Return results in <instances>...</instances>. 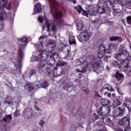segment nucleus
Masks as SVG:
<instances>
[{"label":"nucleus","mask_w":131,"mask_h":131,"mask_svg":"<svg viewBox=\"0 0 131 131\" xmlns=\"http://www.w3.org/2000/svg\"><path fill=\"white\" fill-rule=\"evenodd\" d=\"M19 40L21 42H25V44L20 43L18 45V53L19 60H17V63H19L17 64H16V62H13L15 67H16V70L9 69L6 66H1L2 71H6L7 73H11V74H14V72H15V71L16 70H18V69H19L20 71L21 70V60L22 59H23V51H24V49H25L26 43L28 42V38L24 37L23 38H20Z\"/></svg>","instance_id":"1"},{"label":"nucleus","mask_w":131,"mask_h":131,"mask_svg":"<svg viewBox=\"0 0 131 131\" xmlns=\"http://www.w3.org/2000/svg\"><path fill=\"white\" fill-rule=\"evenodd\" d=\"M49 2L50 11L52 13L55 12L54 17L55 19H60L63 17V13L58 11V7H59V2L57 0H48Z\"/></svg>","instance_id":"2"},{"label":"nucleus","mask_w":131,"mask_h":131,"mask_svg":"<svg viewBox=\"0 0 131 131\" xmlns=\"http://www.w3.org/2000/svg\"><path fill=\"white\" fill-rule=\"evenodd\" d=\"M105 56V53L103 52H100L99 51L97 57L94 58L93 59L94 70L96 71V73H100L101 72V63H102V58Z\"/></svg>","instance_id":"3"},{"label":"nucleus","mask_w":131,"mask_h":131,"mask_svg":"<svg viewBox=\"0 0 131 131\" xmlns=\"http://www.w3.org/2000/svg\"><path fill=\"white\" fill-rule=\"evenodd\" d=\"M39 69L42 70L43 72L47 75H51L54 74L55 68L53 66H49L46 61H40L38 65Z\"/></svg>","instance_id":"4"},{"label":"nucleus","mask_w":131,"mask_h":131,"mask_svg":"<svg viewBox=\"0 0 131 131\" xmlns=\"http://www.w3.org/2000/svg\"><path fill=\"white\" fill-rule=\"evenodd\" d=\"M12 119H13L12 114L5 115L3 119L0 120V129L7 131V123H11Z\"/></svg>","instance_id":"5"},{"label":"nucleus","mask_w":131,"mask_h":131,"mask_svg":"<svg viewBox=\"0 0 131 131\" xmlns=\"http://www.w3.org/2000/svg\"><path fill=\"white\" fill-rule=\"evenodd\" d=\"M117 1L118 2V4L116 3V4H115L112 8L115 13L119 14V13H121V12L123 11L124 6L126 5V0H117Z\"/></svg>","instance_id":"6"},{"label":"nucleus","mask_w":131,"mask_h":131,"mask_svg":"<svg viewBox=\"0 0 131 131\" xmlns=\"http://www.w3.org/2000/svg\"><path fill=\"white\" fill-rule=\"evenodd\" d=\"M96 112L100 116H106L111 112L110 106H97Z\"/></svg>","instance_id":"7"},{"label":"nucleus","mask_w":131,"mask_h":131,"mask_svg":"<svg viewBox=\"0 0 131 131\" xmlns=\"http://www.w3.org/2000/svg\"><path fill=\"white\" fill-rule=\"evenodd\" d=\"M120 125H124L125 126V129L124 131H131V128H127V126H129L130 122L129 118L125 117L122 119L121 121L119 122ZM116 131H123V129L119 127Z\"/></svg>","instance_id":"8"},{"label":"nucleus","mask_w":131,"mask_h":131,"mask_svg":"<svg viewBox=\"0 0 131 131\" xmlns=\"http://www.w3.org/2000/svg\"><path fill=\"white\" fill-rule=\"evenodd\" d=\"M67 64V62L64 61H59L57 63H56V67L54 68V70L53 71V75L55 77L59 76L61 75V72L63 71V69H62V66H65Z\"/></svg>","instance_id":"9"},{"label":"nucleus","mask_w":131,"mask_h":131,"mask_svg":"<svg viewBox=\"0 0 131 131\" xmlns=\"http://www.w3.org/2000/svg\"><path fill=\"white\" fill-rule=\"evenodd\" d=\"M106 11H107V8L104 5V3L102 2L101 3V1H99L98 3L97 8L96 10L97 14H105L106 13Z\"/></svg>","instance_id":"10"},{"label":"nucleus","mask_w":131,"mask_h":131,"mask_svg":"<svg viewBox=\"0 0 131 131\" xmlns=\"http://www.w3.org/2000/svg\"><path fill=\"white\" fill-rule=\"evenodd\" d=\"M92 34L91 32L88 31H84L80 33L79 37L81 40L84 41H88L90 38L92 37Z\"/></svg>","instance_id":"11"},{"label":"nucleus","mask_w":131,"mask_h":131,"mask_svg":"<svg viewBox=\"0 0 131 131\" xmlns=\"http://www.w3.org/2000/svg\"><path fill=\"white\" fill-rule=\"evenodd\" d=\"M119 52H120V53L115 54L114 58H116L119 61H125V54L124 53H125V51L123 50L122 49H120Z\"/></svg>","instance_id":"12"},{"label":"nucleus","mask_w":131,"mask_h":131,"mask_svg":"<svg viewBox=\"0 0 131 131\" xmlns=\"http://www.w3.org/2000/svg\"><path fill=\"white\" fill-rule=\"evenodd\" d=\"M57 55V53L54 52L48 58H47V60L46 61L47 64L49 66L50 65L51 66H53L55 65V63H56V60H55V56Z\"/></svg>","instance_id":"13"},{"label":"nucleus","mask_w":131,"mask_h":131,"mask_svg":"<svg viewBox=\"0 0 131 131\" xmlns=\"http://www.w3.org/2000/svg\"><path fill=\"white\" fill-rule=\"evenodd\" d=\"M97 12L95 11V10H93V11L90 13L89 19L90 21H91V23L92 24H95L96 23H98V17H97Z\"/></svg>","instance_id":"14"},{"label":"nucleus","mask_w":131,"mask_h":131,"mask_svg":"<svg viewBox=\"0 0 131 131\" xmlns=\"http://www.w3.org/2000/svg\"><path fill=\"white\" fill-rule=\"evenodd\" d=\"M121 70L124 72L128 71V73H131V67H128V62L123 61L121 65Z\"/></svg>","instance_id":"15"},{"label":"nucleus","mask_w":131,"mask_h":131,"mask_svg":"<svg viewBox=\"0 0 131 131\" xmlns=\"http://www.w3.org/2000/svg\"><path fill=\"white\" fill-rule=\"evenodd\" d=\"M40 57L41 60L40 62H46V61L50 58L48 52L43 51H40Z\"/></svg>","instance_id":"16"},{"label":"nucleus","mask_w":131,"mask_h":131,"mask_svg":"<svg viewBox=\"0 0 131 131\" xmlns=\"http://www.w3.org/2000/svg\"><path fill=\"white\" fill-rule=\"evenodd\" d=\"M116 1L115 0H106L105 1H103L102 4H104L105 7L106 9H107L109 6H111L113 8V7L115 5L116 3Z\"/></svg>","instance_id":"17"},{"label":"nucleus","mask_w":131,"mask_h":131,"mask_svg":"<svg viewBox=\"0 0 131 131\" xmlns=\"http://www.w3.org/2000/svg\"><path fill=\"white\" fill-rule=\"evenodd\" d=\"M115 77L117 81L122 82L123 81V78H124V75L122 73H120L119 71H117L115 74Z\"/></svg>","instance_id":"18"},{"label":"nucleus","mask_w":131,"mask_h":131,"mask_svg":"<svg viewBox=\"0 0 131 131\" xmlns=\"http://www.w3.org/2000/svg\"><path fill=\"white\" fill-rule=\"evenodd\" d=\"M124 107L127 108L128 112H131V100L129 98L125 99L123 103Z\"/></svg>","instance_id":"19"},{"label":"nucleus","mask_w":131,"mask_h":131,"mask_svg":"<svg viewBox=\"0 0 131 131\" xmlns=\"http://www.w3.org/2000/svg\"><path fill=\"white\" fill-rule=\"evenodd\" d=\"M117 46L116 44L114 43H110L108 45V48H107V54H111L113 52V51H115L116 50Z\"/></svg>","instance_id":"20"},{"label":"nucleus","mask_w":131,"mask_h":131,"mask_svg":"<svg viewBox=\"0 0 131 131\" xmlns=\"http://www.w3.org/2000/svg\"><path fill=\"white\" fill-rule=\"evenodd\" d=\"M105 119L107 123L111 124V125H113V120L115 119V117L112 115H108Z\"/></svg>","instance_id":"21"},{"label":"nucleus","mask_w":131,"mask_h":131,"mask_svg":"<svg viewBox=\"0 0 131 131\" xmlns=\"http://www.w3.org/2000/svg\"><path fill=\"white\" fill-rule=\"evenodd\" d=\"M7 18V12L3 9H0V21H4Z\"/></svg>","instance_id":"22"},{"label":"nucleus","mask_w":131,"mask_h":131,"mask_svg":"<svg viewBox=\"0 0 131 131\" xmlns=\"http://www.w3.org/2000/svg\"><path fill=\"white\" fill-rule=\"evenodd\" d=\"M104 90H107L109 92H114V89L112 88V86L108 84H105L102 88V90H100V92L104 91Z\"/></svg>","instance_id":"23"},{"label":"nucleus","mask_w":131,"mask_h":131,"mask_svg":"<svg viewBox=\"0 0 131 131\" xmlns=\"http://www.w3.org/2000/svg\"><path fill=\"white\" fill-rule=\"evenodd\" d=\"M99 52L104 54H108V49L107 50V48H106L105 45L101 44L99 47Z\"/></svg>","instance_id":"24"},{"label":"nucleus","mask_w":131,"mask_h":131,"mask_svg":"<svg viewBox=\"0 0 131 131\" xmlns=\"http://www.w3.org/2000/svg\"><path fill=\"white\" fill-rule=\"evenodd\" d=\"M34 11L35 12V13H41L42 12L41 6H40L39 4H36L35 5Z\"/></svg>","instance_id":"25"},{"label":"nucleus","mask_w":131,"mask_h":131,"mask_svg":"<svg viewBox=\"0 0 131 131\" xmlns=\"http://www.w3.org/2000/svg\"><path fill=\"white\" fill-rule=\"evenodd\" d=\"M111 41H115L116 40H118L120 42H121L122 41V38H121V36H113L110 38Z\"/></svg>","instance_id":"26"},{"label":"nucleus","mask_w":131,"mask_h":131,"mask_svg":"<svg viewBox=\"0 0 131 131\" xmlns=\"http://www.w3.org/2000/svg\"><path fill=\"white\" fill-rule=\"evenodd\" d=\"M93 9H90L89 10H82V15H83V16H85L86 17H88L89 16V14L90 15L91 13L93 12Z\"/></svg>","instance_id":"27"},{"label":"nucleus","mask_w":131,"mask_h":131,"mask_svg":"<svg viewBox=\"0 0 131 131\" xmlns=\"http://www.w3.org/2000/svg\"><path fill=\"white\" fill-rule=\"evenodd\" d=\"M124 54H125V60L126 61V62H129V61H131V55H129V54L128 53V52L125 51V52H124Z\"/></svg>","instance_id":"28"},{"label":"nucleus","mask_w":131,"mask_h":131,"mask_svg":"<svg viewBox=\"0 0 131 131\" xmlns=\"http://www.w3.org/2000/svg\"><path fill=\"white\" fill-rule=\"evenodd\" d=\"M39 71L35 70V69H31L29 72V74L30 76H33L34 75H36V74H38L39 73Z\"/></svg>","instance_id":"29"},{"label":"nucleus","mask_w":131,"mask_h":131,"mask_svg":"<svg viewBox=\"0 0 131 131\" xmlns=\"http://www.w3.org/2000/svg\"><path fill=\"white\" fill-rule=\"evenodd\" d=\"M8 5V0H0V8L3 9Z\"/></svg>","instance_id":"30"},{"label":"nucleus","mask_w":131,"mask_h":131,"mask_svg":"<svg viewBox=\"0 0 131 131\" xmlns=\"http://www.w3.org/2000/svg\"><path fill=\"white\" fill-rule=\"evenodd\" d=\"M55 48H56V44L49 45L48 47V52H49V53H52V52H53L54 51H55Z\"/></svg>","instance_id":"31"},{"label":"nucleus","mask_w":131,"mask_h":131,"mask_svg":"<svg viewBox=\"0 0 131 131\" xmlns=\"http://www.w3.org/2000/svg\"><path fill=\"white\" fill-rule=\"evenodd\" d=\"M101 104L102 106H107L110 104V100L106 99H101Z\"/></svg>","instance_id":"32"},{"label":"nucleus","mask_w":131,"mask_h":131,"mask_svg":"<svg viewBox=\"0 0 131 131\" xmlns=\"http://www.w3.org/2000/svg\"><path fill=\"white\" fill-rule=\"evenodd\" d=\"M121 104V102L118 100V99H115L114 100V102L113 103V106L114 108H116V107H118L120 104Z\"/></svg>","instance_id":"33"},{"label":"nucleus","mask_w":131,"mask_h":131,"mask_svg":"<svg viewBox=\"0 0 131 131\" xmlns=\"http://www.w3.org/2000/svg\"><path fill=\"white\" fill-rule=\"evenodd\" d=\"M25 88L27 91H28V92H32V91L34 90V88L29 83H27L25 85Z\"/></svg>","instance_id":"34"},{"label":"nucleus","mask_w":131,"mask_h":131,"mask_svg":"<svg viewBox=\"0 0 131 131\" xmlns=\"http://www.w3.org/2000/svg\"><path fill=\"white\" fill-rule=\"evenodd\" d=\"M56 23H57V25H58L59 28L63 27V26L65 25V23L62 20H57V21H56Z\"/></svg>","instance_id":"35"},{"label":"nucleus","mask_w":131,"mask_h":131,"mask_svg":"<svg viewBox=\"0 0 131 131\" xmlns=\"http://www.w3.org/2000/svg\"><path fill=\"white\" fill-rule=\"evenodd\" d=\"M119 113L120 114V116H123L124 115V112L125 111V108L124 107H118Z\"/></svg>","instance_id":"36"},{"label":"nucleus","mask_w":131,"mask_h":131,"mask_svg":"<svg viewBox=\"0 0 131 131\" xmlns=\"http://www.w3.org/2000/svg\"><path fill=\"white\" fill-rule=\"evenodd\" d=\"M123 61H122L121 63L118 62V61L114 60V61L112 62V65H113L115 67H121V65H122V62Z\"/></svg>","instance_id":"37"},{"label":"nucleus","mask_w":131,"mask_h":131,"mask_svg":"<svg viewBox=\"0 0 131 131\" xmlns=\"http://www.w3.org/2000/svg\"><path fill=\"white\" fill-rule=\"evenodd\" d=\"M58 49L59 51H64V50H66V46L63 43H59L58 46Z\"/></svg>","instance_id":"38"},{"label":"nucleus","mask_w":131,"mask_h":131,"mask_svg":"<svg viewBox=\"0 0 131 131\" xmlns=\"http://www.w3.org/2000/svg\"><path fill=\"white\" fill-rule=\"evenodd\" d=\"M51 29L53 32H55V31H57V25L56 24V20L54 21V23H51Z\"/></svg>","instance_id":"39"},{"label":"nucleus","mask_w":131,"mask_h":131,"mask_svg":"<svg viewBox=\"0 0 131 131\" xmlns=\"http://www.w3.org/2000/svg\"><path fill=\"white\" fill-rule=\"evenodd\" d=\"M86 67L87 68V69H88V70H91V69H92V68H93V70L95 72H96V71H95V67L94 66V62H93V65L91 64V63H88L86 66Z\"/></svg>","instance_id":"40"},{"label":"nucleus","mask_w":131,"mask_h":131,"mask_svg":"<svg viewBox=\"0 0 131 131\" xmlns=\"http://www.w3.org/2000/svg\"><path fill=\"white\" fill-rule=\"evenodd\" d=\"M64 90H67L68 92H71L72 91V86H71L69 84H66L65 86H64Z\"/></svg>","instance_id":"41"},{"label":"nucleus","mask_w":131,"mask_h":131,"mask_svg":"<svg viewBox=\"0 0 131 131\" xmlns=\"http://www.w3.org/2000/svg\"><path fill=\"white\" fill-rule=\"evenodd\" d=\"M49 85L50 84L49 83V82H48V81H45L41 84V86L42 88H43V89H46V88H48Z\"/></svg>","instance_id":"42"},{"label":"nucleus","mask_w":131,"mask_h":131,"mask_svg":"<svg viewBox=\"0 0 131 131\" xmlns=\"http://www.w3.org/2000/svg\"><path fill=\"white\" fill-rule=\"evenodd\" d=\"M75 8L76 10L78 12L79 14L81 13V11H82L83 9H82V7H81V6L79 5L77 7H75Z\"/></svg>","instance_id":"43"},{"label":"nucleus","mask_w":131,"mask_h":131,"mask_svg":"<svg viewBox=\"0 0 131 131\" xmlns=\"http://www.w3.org/2000/svg\"><path fill=\"white\" fill-rule=\"evenodd\" d=\"M127 24L128 25H131V15L127 16L126 17Z\"/></svg>","instance_id":"44"},{"label":"nucleus","mask_w":131,"mask_h":131,"mask_svg":"<svg viewBox=\"0 0 131 131\" xmlns=\"http://www.w3.org/2000/svg\"><path fill=\"white\" fill-rule=\"evenodd\" d=\"M19 115H20V111H19V110H16L13 113V116L14 117H18Z\"/></svg>","instance_id":"45"},{"label":"nucleus","mask_w":131,"mask_h":131,"mask_svg":"<svg viewBox=\"0 0 131 131\" xmlns=\"http://www.w3.org/2000/svg\"><path fill=\"white\" fill-rule=\"evenodd\" d=\"M83 28V25L81 24H77V30H81Z\"/></svg>","instance_id":"46"},{"label":"nucleus","mask_w":131,"mask_h":131,"mask_svg":"<svg viewBox=\"0 0 131 131\" xmlns=\"http://www.w3.org/2000/svg\"><path fill=\"white\" fill-rule=\"evenodd\" d=\"M69 44L71 46L72 45H76V41L75 39H70L69 40Z\"/></svg>","instance_id":"47"},{"label":"nucleus","mask_w":131,"mask_h":131,"mask_svg":"<svg viewBox=\"0 0 131 131\" xmlns=\"http://www.w3.org/2000/svg\"><path fill=\"white\" fill-rule=\"evenodd\" d=\"M98 118L99 116L97 115V114H96V113H94L93 116V119H94V120H97V119H98Z\"/></svg>","instance_id":"48"},{"label":"nucleus","mask_w":131,"mask_h":131,"mask_svg":"<svg viewBox=\"0 0 131 131\" xmlns=\"http://www.w3.org/2000/svg\"><path fill=\"white\" fill-rule=\"evenodd\" d=\"M6 9H7V10H11L12 9V4H11V3H9L8 5H6Z\"/></svg>","instance_id":"49"},{"label":"nucleus","mask_w":131,"mask_h":131,"mask_svg":"<svg viewBox=\"0 0 131 131\" xmlns=\"http://www.w3.org/2000/svg\"><path fill=\"white\" fill-rule=\"evenodd\" d=\"M113 113L115 116H120L119 110H118V111H115V112Z\"/></svg>","instance_id":"50"},{"label":"nucleus","mask_w":131,"mask_h":131,"mask_svg":"<svg viewBox=\"0 0 131 131\" xmlns=\"http://www.w3.org/2000/svg\"><path fill=\"white\" fill-rule=\"evenodd\" d=\"M94 96H95V97H97L98 98H102V97H101V95H99V93H98V92H97V91H95Z\"/></svg>","instance_id":"51"},{"label":"nucleus","mask_w":131,"mask_h":131,"mask_svg":"<svg viewBox=\"0 0 131 131\" xmlns=\"http://www.w3.org/2000/svg\"><path fill=\"white\" fill-rule=\"evenodd\" d=\"M34 108H35V110H36V111H40V112L42 111L41 110V108L38 107V106L37 105H36V104H35Z\"/></svg>","instance_id":"52"},{"label":"nucleus","mask_w":131,"mask_h":131,"mask_svg":"<svg viewBox=\"0 0 131 131\" xmlns=\"http://www.w3.org/2000/svg\"><path fill=\"white\" fill-rule=\"evenodd\" d=\"M4 104H8V105H13L14 103L13 101H5Z\"/></svg>","instance_id":"53"},{"label":"nucleus","mask_w":131,"mask_h":131,"mask_svg":"<svg viewBox=\"0 0 131 131\" xmlns=\"http://www.w3.org/2000/svg\"><path fill=\"white\" fill-rule=\"evenodd\" d=\"M38 20L40 22V23H42V22H43V18H42V17L41 16H39L38 17Z\"/></svg>","instance_id":"54"},{"label":"nucleus","mask_w":131,"mask_h":131,"mask_svg":"<svg viewBox=\"0 0 131 131\" xmlns=\"http://www.w3.org/2000/svg\"><path fill=\"white\" fill-rule=\"evenodd\" d=\"M45 123H46V122H45V121L41 120L40 121V122L39 123V125H40L41 127H42V126H43V124H45Z\"/></svg>","instance_id":"55"},{"label":"nucleus","mask_w":131,"mask_h":131,"mask_svg":"<svg viewBox=\"0 0 131 131\" xmlns=\"http://www.w3.org/2000/svg\"><path fill=\"white\" fill-rule=\"evenodd\" d=\"M46 25L47 27H51V26L52 25V23H50V22L46 21Z\"/></svg>","instance_id":"56"},{"label":"nucleus","mask_w":131,"mask_h":131,"mask_svg":"<svg viewBox=\"0 0 131 131\" xmlns=\"http://www.w3.org/2000/svg\"><path fill=\"white\" fill-rule=\"evenodd\" d=\"M83 91L85 93V94H89L90 93V91L88 89H84L83 88Z\"/></svg>","instance_id":"57"},{"label":"nucleus","mask_w":131,"mask_h":131,"mask_svg":"<svg viewBox=\"0 0 131 131\" xmlns=\"http://www.w3.org/2000/svg\"><path fill=\"white\" fill-rule=\"evenodd\" d=\"M42 43H43V40H39V46L40 47H43V45H42Z\"/></svg>","instance_id":"58"},{"label":"nucleus","mask_w":131,"mask_h":131,"mask_svg":"<svg viewBox=\"0 0 131 131\" xmlns=\"http://www.w3.org/2000/svg\"><path fill=\"white\" fill-rule=\"evenodd\" d=\"M117 92L119 94V95H122V92H121L120 89L117 88Z\"/></svg>","instance_id":"59"},{"label":"nucleus","mask_w":131,"mask_h":131,"mask_svg":"<svg viewBox=\"0 0 131 131\" xmlns=\"http://www.w3.org/2000/svg\"><path fill=\"white\" fill-rule=\"evenodd\" d=\"M121 21L122 22V23H123L125 26H126V22L125 21V19H122Z\"/></svg>","instance_id":"60"},{"label":"nucleus","mask_w":131,"mask_h":131,"mask_svg":"<svg viewBox=\"0 0 131 131\" xmlns=\"http://www.w3.org/2000/svg\"><path fill=\"white\" fill-rule=\"evenodd\" d=\"M64 66H66V67H65L66 70H69L70 67H69V66L67 65V63L66 65H65Z\"/></svg>","instance_id":"61"},{"label":"nucleus","mask_w":131,"mask_h":131,"mask_svg":"<svg viewBox=\"0 0 131 131\" xmlns=\"http://www.w3.org/2000/svg\"><path fill=\"white\" fill-rule=\"evenodd\" d=\"M128 6L129 7V9H131V1H129L127 3Z\"/></svg>","instance_id":"62"},{"label":"nucleus","mask_w":131,"mask_h":131,"mask_svg":"<svg viewBox=\"0 0 131 131\" xmlns=\"http://www.w3.org/2000/svg\"><path fill=\"white\" fill-rule=\"evenodd\" d=\"M70 2H71V3H73L74 4H76V0H70Z\"/></svg>","instance_id":"63"},{"label":"nucleus","mask_w":131,"mask_h":131,"mask_svg":"<svg viewBox=\"0 0 131 131\" xmlns=\"http://www.w3.org/2000/svg\"><path fill=\"white\" fill-rule=\"evenodd\" d=\"M78 77H79V78H82V75L81 74H79Z\"/></svg>","instance_id":"64"}]
</instances>
